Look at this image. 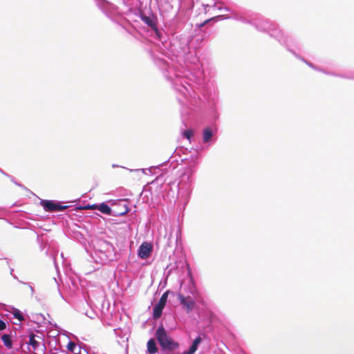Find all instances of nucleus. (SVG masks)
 Instances as JSON below:
<instances>
[{
    "instance_id": "9d476101",
    "label": "nucleus",
    "mask_w": 354,
    "mask_h": 354,
    "mask_svg": "<svg viewBox=\"0 0 354 354\" xmlns=\"http://www.w3.org/2000/svg\"><path fill=\"white\" fill-rule=\"evenodd\" d=\"M97 209H99L102 213L107 215H110L111 214V207L105 203L98 205V207L97 208Z\"/></svg>"
},
{
    "instance_id": "a211bd4d",
    "label": "nucleus",
    "mask_w": 354,
    "mask_h": 354,
    "mask_svg": "<svg viewBox=\"0 0 354 354\" xmlns=\"http://www.w3.org/2000/svg\"><path fill=\"white\" fill-rule=\"evenodd\" d=\"M196 349V347L192 345L189 349L185 354H194Z\"/></svg>"
},
{
    "instance_id": "f3484780",
    "label": "nucleus",
    "mask_w": 354,
    "mask_h": 354,
    "mask_svg": "<svg viewBox=\"0 0 354 354\" xmlns=\"http://www.w3.org/2000/svg\"><path fill=\"white\" fill-rule=\"evenodd\" d=\"M75 346H76V345H75V344L74 342H70L68 344L67 348H68V351H70L71 352H73Z\"/></svg>"
},
{
    "instance_id": "6ab92c4d",
    "label": "nucleus",
    "mask_w": 354,
    "mask_h": 354,
    "mask_svg": "<svg viewBox=\"0 0 354 354\" xmlns=\"http://www.w3.org/2000/svg\"><path fill=\"white\" fill-rule=\"evenodd\" d=\"M6 328V323L0 319V331L4 330Z\"/></svg>"
},
{
    "instance_id": "423d86ee",
    "label": "nucleus",
    "mask_w": 354,
    "mask_h": 354,
    "mask_svg": "<svg viewBox=\"0 0 354 354\" xmlns=\"http://www.w3.org/2000/svg\"><path fill=\"white\" fill-rule=\"evenodd\" d=\"M152 248L151 243L147 242L142 243L138 250V256L142 259H147L152 252Z\"/></svg>"
},
{
    "instance_id": "39448f33",
    "label": "nucleus",
    "mask_w": 354,
    "mask_h": 354,
    "mask_svg": "<svg viewBox=\"0 0 354 354\" xmlns=\"http://www.w3.org/2000/svg\"><path fill=\"white\" fill-rule=\"evenodd\" d=\"M178 299L180 304L187 310V312H191L195 306L194 299L190 297H185L183 295H178Z\"/></svg>"
},
{
    "instance_id": "4468645a",
    "label": "nucleus",
    "mask_w": 354,
    "mask_h": 354,
    "mask_svg": "<svg viewBox=\"0 0 354 354\" xmlns=\"http://www.w3.org/2000/svg\"><path fill=\"white\" fill-rule=\"evenodd\" d=\"M183 136L189 141L191 138L194 136V131L192 129H187L183 132Z\"/></svg>"
},
{
    "instance_id": "dca6fc26",
    "label": "nucleus",
    "mask_w": 354,
    "mask_h": 354,
    "mask_svg": "<svg viewBox=\"0 0 354 354\" xmlns=\"http://www.w3.org/2000/svg\"><path fill=\"white\" fill-rule=\"evenodd\" d=\"M202 339L201 337H197L193 342L192 346L198 348V344L201 342Z\"/></svg>"
},
{
    "instance_id": "1a4fd4ad",
    "label": "nucleus",
    "mask_w": 354,
    "mask_h": 354,
    "mask_svg": "<svg viewBox=\"0 0 354 354\" xmlns=\"http://www.w3.org/2000/svg\"><path fill=\"white\" fill-rule=\"evenodd\" d=\"M1 340L3 342V344L6 347L8 348H11L12 346V342L11 339V337L10 335L8 334H3L1 336Z\"/></svg>"
},
{
    "instance_id": "f8f14e48",
    "label": "nucleus",
    "mask_w": 354,
    "mask_h": 354,
    "mask_svg": "<svg viewBox=\"0 0 354 354\" xmlns=\"http://www.w3.org/2000/svg\"><path fill=\"white\" fill-rule=\"evenodd\" d=\"M21 290L26 292L28 295H30V296H32L33 295V292H34L33 288L30 286H29L26 283H24L21 286Z\"/></svg>"
},
{
    "instance_id": "f257e3e1",
    "label": "nucleus",
    "mask_w": 354,
    "mask_h": 354,
    "mask_svg": "<svg viewBox=\"0 0 354 354\" xmlns=\"http://www.w3.org/2000/svg\"><path fill=\"white\" fill-rule=\"evenodd\" d=\"M156 339L164 350L174 351L178 348L179 344L175 342L167 333L162 325H160L156 332Z\"/></svg>"
},
{
    "instance_id": "6e6552de",
    "label": "nucleus",
    "mask_w": 354,
    "mask_h": 354,
    "mask_svg": "<svg viewBox=\"0 0 354 354\" xmlns=\"http://www.w3.org/2000/svg\"><path fill=\"white\" fill-rule=\"evenodd\" d=\"M147 351L150 354H155L158 351L156 343L154 339H150L147 342Z\"/></svg>"
},
{
    "instance_id": "9b49d317",
    "label": "nucleus",
    "mask_w": 354,
    "mask_h": 354,
    "mask_svg": "<svg viewBox=\"0 0 354 354\" xmlns=\"http://www.w3.org/2000/svg\"><path fill=\"white\" fill-rule=\"evenodd\" d=\"M213 136L212 131L209 128H206L203 131V139L204 142H207L210 140Z\"/></svg>"
},
{
    "instance_id": "7ed1b4c3",
    "label": "nucleus",
    "mask_w": 354,
    "mask_h": 354,
    "mask_svg": "<svg viewBox=\"0 0 354 354\" xmlns=\"http://www.w3.org/2000/svg\"><path fill=\"white\" fill-rule=\"evenodd\" d=\"M44 209L47 212H59L66 209L67 205H62L59 203H55L53 201L44 200L41 202Z\"/></svg>"
},
{
    "instance_id": "aec40b11",
    "label": "nucleus",
    "mask_w": 354,
    "mask_h": 354,
    "mask_svg": "<svg viewBox=\"0 0 354 354\" xmlns=\"http://www.w3.org/2000/svg\"><path fill=\"white\" fill-rule=\"evenodd\" d=\"M211 19H207L205 20L203 23H202L201 25H200V27H202L205 24H207L209 21H210Z\"/></svg>"
},
{
    "instance_id": "20e7f679",
    "label": "nucleus",
    "mask_w": 354,
    "mask_h": 354,
    "mask_svg": "<svg viewBox=\"0 0 354 354\" xmlns=\"http://www.w3.org/2000/svg\"><path fill=\"white\" fill-rule=\"evenodd\" d=\"M168 292H165L160 297L157 305L153 308V317L155 319L160 317L162 310L165 306L166 301L167 299Z\"/></svg>"
},
{
    "instance_id": "ddd939ff",
    "label": "nucleus",
    "mask_w": 354,
    "mask_h": 354,
    "mask_svg": "<svg viewBox=\"0 0 354 354\" xmlns=\"http://www.w3.org/2000/svg\"><path fill=\"white\" fill-rule=\"evenodd\" d=\"M13 317L17 319L19 322L24 320V315L18 309H14L12 312Z\"/></svg>"
},
{
    "instance_id": "f03ea898",
    "label": "nucleus",
    "mask_w": 354,
    "mask_h": 354,
    "mask_svg": "<svg viewBox=\"0 0 354 354\" xmlns=\"http://www.w3.org/2000/svg\"><path fill=\"white\" fill-rule=\"evenodd\" d=\"M28 344L32 347L34 351H38L41 354L44 353L45 346L41 337L31 333L29 335Z\"/></svg>"
},
{
    "instance_id": "0eeeda50",
    "label": "nucleus",
    "mask_w": 354,
    "mask_h": 354,
    "mask_svg": "<svg viewBox=\"0 0 354 354\" xmlns=\"http://www.w3.org/2000/svg\"><path fill=\"white\" fill-rule=\"evenodd\" d=\"M141 19L146 24H147L151 28L155 29L156 28V23L154 20L153 17L142 15Z\"/></svg>"
},
{
    "instance_id": "2eb2a0df",
    "label": "nucleus",
    "mask_w": 354,
    "mask_h": 354,
    "mask_svg": "<svg viewBox=\"0 0 354 354\" xmlns=\"http://www.w3.org/2000/svg\"><path fill=\"white\" fill-rule=\"evenodd\" d=\"M98 207V205H86L81 207L82 209H96Z\"/></svg>"
}]
</instances>
